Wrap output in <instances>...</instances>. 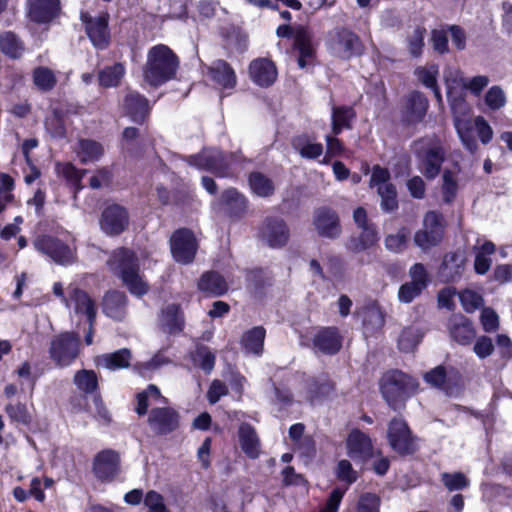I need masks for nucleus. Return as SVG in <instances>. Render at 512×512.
Returning <instances> with one entry per match:
<instances>
[{
  "label": "nucleus",
  "instance_id": "obj_1",
  "mask_svg": "<svg viewBox=\"0 0 512 512\" xmlns=\"http://www.w3.org/2000/svg\"><path fill=\"white\" fill-rule=\"evenodd\" d=\"M108 265L121 277L132 294L142 296L148 292V285L139 275L138 260L132 251L126 248L117 249L108 260Z\"/></svg>",
  "mask_w": 512,
  "mask_h": 512
},
{
  "label": "nucleus",
  "instance_id": "obj_29",
  "mask_svg": "<svg viewBox=\"0 0 512 512\" xmlns=\"http://www.w3.org/2000/svg\"><path fill=\"white\" fill-rule=\"evenodd\" d=\"M239 443L244 453L254 459L259 456L260 441L255 429L248 423H242L238 429Z\"/></svg>",
  "mask_w": 512,
  "mask_h": 512
},
{
  "label": "nucleus",
  "instance_id": "obj_5",
  "mask_svg": "<svg viewBox=\"0 0 512 512\" xmlns=\"http://www.w3.org/2000/svg\"><path fill=\"white\" fill-rule=\"evenodd\" d=\"M81 340L75 332H62L55 335L50 342V359L59 367L71 365L80 353Z\"/></svg>",
  "mask_w": 512,
  "mask_h": 512
},
{
  "label": "nucleus",
  "instance_id": "obj_20",
  "mask_svg": "<svg viewBox=\"0 0 512 512\" xmlns=\"http://www.w3.org/2000/svg\"><path fill=\"white\" fill-rule=\"evenodd\" d=\"M249 74L254 83L261 87H268L275 82L277 69L271 60L258 58L250 63Z\"/></svg>",
  "mask_w": 512,
  "mask_h": 512
},
{
  "label": "nucleus",
  "instance_id": "obj_2",
  "mask_svg": "<svg viewBox=\"0 0 512 512\" xmlns=\"http://www.w3.org/2000/svg\"><path fill=\"white\" fill-rule=\"evenodd\" d=\"M417 388L418 382L399 370L388 371L380 379L381 394L393 410L403 408Z\"/></svg>",
  "mask_w": 512,
  "mask_h": 512
},
{
  "label": "nucleus",
  "instance_id": "obj_15",
  "mask_svg": "<svg viewBox=\"0 0 512 512\" xmlns=\"http://www.w3.org/2000/svg\"><path fill=\"white\" fill-rule=\"evenodd\" d=\"M148 425L156 434L173 432L179 426V414L171 407L153 408L148 415Z\"/></svg>",
  "mask_w": 512,
  "mask_h": 512
},
{
  "label": "nucleus",
  "instance_id": "obj_38",
  "mask_svg": "<svg viewBox=\"0 0 512 512\" xmlns=\"http://www.w3.org/2000/svg\"><path fill=\"white\" fill-rule=\"evenodd\" d=\"M295 47L299 51L298 65L304 68L308 60L312 59L314 55V48L311 44V37L304 29H299L295 36Z\"/></svg>",
  "mask_w": 512,
  "mask_h": 512
},
{
  "label": "nucleus",
  "instance_id": "obj_14",
  "mask_svg": "<svg viewBox=\"0 0 512 512\" xmlns=\"http://www.w3.org/2000/svg\"><path fill=\"white\" fill-rule=\"evenodd\" d=\"M129 225L127 210L118 204L108 205L102 212L100 227L103 232L114 236L124 232Z\"/></svg>",
  "mask_w": 512,
  "mask_h": 512
},
{
  "label": "nucleus",
  "instance_id": "obj_25",
  "mask_svg": "<svg viewBox=\"0 0 512 512\" xmlns=\"http://www.w3.org/2000/svg\"><path fill=\"white\" fill-rule=\"evenodd\" d=\"M208 75L216 84L225 89H232L237 83L233 68L221 59L215 60L208 67Z\"/></svg>",
  "mask_w": 512,
  "mask_h": 512
},
{
  "label": "nucleus",
  "instance_id": "obj_56",
  "mask_svg": "<svg viewBox=\"0 0 512 512\" xmlns=\"http://www.w3.org/2000/svg\"><path fill=\"white\" fill-rule=\"evenodd\" d=\"M489 83L490 78L487 75L479 74L471 78H466L463 82V89L467 90L471 95L479 97Z\"/></svg>",
  "mask_w": 512,
  "mask_h": 512
},
{
  "label": "nucleus",
  "instance_id": "obj_42",
  "mask_svg": "<svg viewBox=\"0 0 512 512\" xmlns=\"http://www.w3.org/2000/svg\"><path fill=\"white\" fill-rule=\"evenodd\" d=\"M32 78L34 84L41 91H50L57 84L55 73L48 67L40 66L33 70Z\"/></svg>",
  "mask_w": 512,
  "mask_h": 512
},
{
  "label": "nucleus",
  "instance_id": "obj_28",
  "mask_svg": "<svg viewBox=\"0 0 512 512\" xmlns=\"http://www.w3.org/2000/svg\"><path fill=\"white\" fill-rule=\"evenodd\" d=\"M127 299L124 293L110 291L103 298V312L114 320L121 321L126 313Z\"/></svg>",
  "mask_w": 512,
  "mask_h": 512
},
{
  "label": "nucleus",
  "instance_id": "obj_35",
  "mask_svg": "<svg viewBox=\"0 0 512 512\" xmlns=\"http://www.w3.org/2000/svg\"><path fill=\"white\" fill-rule=\"evenodd\" d=\"M265 335L266 331L262 326L253 327L246 331L241 338V343L245 351L256 356L262 355Z\"/></svg>",
  "mask_w": 512,
  "mask_h": 512
},
{
  "label": "nucleus",
  "instance_id": "obj_50",
  "mask_svg": "<svg viewBox=\"0 0 512 512\" xmlns=\"http://www.w3.org/2000/svg\"><path fill=\"white\" fill-rule=\"evenodd\" d=\"M377 192L381 198V208L385 212H392L398 207L397 192L393 184L380 185Z\"/></svg>",
  "mask_w": 512,
  "mask_h": 512
},
{
  "label": "nucleus",
  "instance_id": "obj_51",
  "mask_svg": "<svg viewBox=\"0 0 512 512\" xmlns=\"http://www.w3.org/2000/svg\"><path fill=\"white\" fill-rule=\"evenodd\" d=\"M484 102L490 110H500L506 105V93L499 85L491 86L484 95Z\"/></svg>",
  "mask_w": 512,
  "mask_h": 512
},
{
  "label": "nucleus",
  "instance_id": "obj_37",
  "mask_svg": "<svg viewBox=\"0 0 512 512\" xmlns=\"http://www.w3.org/2000/svg\"><path fill=\"white\" fill-rule=\"evenodd\" d=\"M355 118V112L351 107L341 106L332 109V133L338 135L343 129L351 128V121Z\"/></svg>",
  "mask_w": 512,
  "mask_h": 512
},
{
  "label": "nucleus",
  "instance_id": "obj_49",
  "mask_svg": "<svg viewBox=\"0 0 512 512\" xmlns=\"http://www.w3.org/2000/svg\"><path fill=\"white\" fill-rule=\"evenodd\" d=\"M74 384L85 393H92L97 388V376L93 370H79L74 375Z\"/></svg>",
  "mask_w": 512,
  "mask_h": 512
},
{
  "label": "nucleus",
  "instance_id": "obj_16",
  "mask_svg": "<svg viewBox=\"0 0 512 512\" xmlns=\"http://www.w3.org/2000/svg\"><path fill=\"white\" fill-rule=\"evenodd\" d=\"M261 237L272 248H280L287 244L290 232L286 222L278 217H268L263 222Z\"/></svg>",
  "mask_w": 512,
  "mask_h": 512
},
{
  "label": "nucleus",
  "instance_id": "obj_40",
  "mask_svg": "<svg viewBox=\"0 0 512 512\" xmlns=\"http://www.w3.org/2000/svg\"><path fill=\"white\" fill-rule=\"evenodd\" d=\"M125 74V68L121 63L106 67L98 74V80L103 87H116L120 84Z\"/></svg>",
  "mask_w": 512,
  "mask_h": 512
},
{
  "label": "nucleus",
  "instance_id": "obj_19",
  "mask_svg": "<svg viewBox=\"0 0 512 512\" xmlns=\"http://www.w3.org/2000/svg\"><path fill=\"white\" fill-rule=\"evenodd\" d=\"M447 329L450 337L459 345H469L476 335L472 322L462 314H453L448 319Z\"/></svg>",
  "mask_w": 512,
  "mask_h": 512
},
{
  "label": "nucleus",
  "instance_id": "obj_8",
  "mask_svg": "<svg viewBox=\"0 0 512 512\" xmlns=\"http://www.w3.org/2000/svg\"><path fill=\"white\" fill-rule=\"evenodd\" d=\"M34 248L48 256L56 264L69 265L75 261L73 250L63 241L48 235L38 236L33 241Z\"/></svg>",
  "mask_w": 512,
  "mask_h": 512
},
{
  "label": "nucleus",
  "instance_id": "obj_18",
  "mask_svg": "<svg viewBox=\"0 0 512 512\" xmlns=\"http://www.w3.org/2000/svg\"><path fill=\"white\" fill-rule=\"evenodd\" d=\"M341 346L342 338L335 327L321 328L313 337L315 353L334 355L341 349Z\"/></svg>",
  "mask_w": 512,
  "mask_h": 512
},
{
  "label": "nucleus",
  "instance_id": "obj_7",
  "mask_svg": "<svg viewBox=\"0 0 512 512\" xmlns=\"http://www.w3.org/2000/svg\"><path fill=\"white\" fill-rule=\"evenodd\" d=\"M234 155L226 157L217 149H204L197 155L188 157V163L199 169L207 170L219 177L230 176V164Z\"/></svg>",
  "mask_w": 512,
  "mask_h": 512
},
{
  "label": "nucleus",
  "instance_id": "obj_31",
  "mask_svg": "<svg viewBox=\"0 0 512 512\" xmlns=\"http://www.w3.org/2000/svg\"><path fill=\"white\" fill-rule=\"evenodd\" d=\"M184 325L180 308L176 304H169L163 310L160 317L162 330L169 334H176L182 331Z\"/></svg>",
  "mask_w": 512,
  "mask_h": 512
},
{
  "label": "nucleus",
  "instance_id": "obj_4",
  "mask_svg": "<svg viewBox=\"0 0 512 512\" xmlns=\"http://www.w3.org/2000/svg\"><path fill=\"white\" fill-rule=\"evenodd\" d=\"M327 47L331 55L341 60H350L364 52L360 37L345 27H337L331 31Z\"/></svg>",
  "mask_w": 512,
  "mask_h": 512
},
{
  "label": "nucleus",
  "instance_id": "obj_43",
  "mask_svg": "<svg viewBox=\"0 0 512 512\" xmlns=\"http://www.w3.org/2000/svg\"><path fill=\"white\" fill-rule=\"evenodd\" d=\"M7 416L12 422L28 426L32 422V415L26 404L21 402H10L4 408Z\"/></svg>",
  "mask_w": 512,
  "mask_h": 512
},
{
  "label": "nucleus",
  "instance_id": "obj_52",
  "mask_svg": "<svg viewBox=\"0 0 512 512\" xmlns=\"http://www.w3.org/2000/svg\"><path fill=\"white\" fill-rule=\"evenodd\" d=\"M221 202L233 213L242 212L246 208L245 197L233 188L227 189L222 193Z\"/></svg>",
  "mask_w": 512,
  "mask_h": 512
},
{
  "label": "nucleus",
  "instance_id": "obj_21",
  "mask_svg": "<svg viewBox=\"0 0 512 512\" xmlns=\"http://www.w3.org/2000/svg\"><path fill=\"white\" fill-rule=\"evenodd\" d=\"M466 257L464 252L456 251L447 253L444 256L440 267V277L444 282H455L459 280L464 272Z\"/></svg>",
  "mask_w": 512,
  "mask_h": 512
},
{
  "label": "nucleus",
  "instance_id": "obj_23",
  "mask_svg": "<svg viewBox=\"0 0 512 512\" xmlns=\"http://www.w3.org/2000/svg\"><path fill=\"white\" fill-rule=\"evenodd\" d=\"M348 454L353 459L366 460L373 455L370 437L358 429H353L347 438Z\"/></svg>",
  "mask_w": 512,
  "mask_h": 512
},
{
  "label": "nucleus",
  "instance_id": "obj_58",
  "mask_svg": "<svg viewBox=\"0 0 512 512\" xmlns=\"http://www.w3.org/2000/svg\"><path fill=\"white\" fill-rule=\"evenodd\" d=\"M384 322V316L379 309L371 308L365 312L363 324L366 331H377L382 328Z\"/></svg>",
  "mask_w": 512,
  "mask_h": 512
},
{
  "label": "nucleus",
  "instance_id": "obj_47",
  "mask_svg": "<svg viewBox=\"0 0 512 512\" xmlns=\"http://www.w3.org/2000/svg\"><path fill=\"white\" fill-rule=\"evenodd\" d=\"M408 238L409 230L402 227L396 233L387 235L384 244L390 252L401 253L407 247Z\"/></svg>",
  "mask_w": 512,
  "mask_h": 512
},
{
  "label": "nucleus",
  "instance_id": "obj_22",
  "mask_svg": "<svg viewBox=\"0 0 512 512\" xmlns=\"http://www.w3.org/2000/svg\"><path fill=\"white\" fill-rule=\"evenodd\" d=\"M29 18L36 23H47L58 16L60 0H29Z\"/></svg>",
  "mask_w": 512,
  "mask_h": 512
},
{
  "label": "nucleus",
  "instance_id": "obj_32",
  "mask_svg": "<svg viewBox=\"0 0 512 512\" xmlns=\"http://www.w3.org/2000/svg\"><path fill=\"white\" fill-rule=\"evenodd\" d=\"M428 101L423 94L413 92L407 99L405 117L409 123L420 122L426 114Z\"/></svg>",
  "mask_w": 512,
  "mask_h": 512
},
{
  "label": "nucleus",
  "instance_id": "obj_17",
  "mask_svg": "<svg viewBox=\"0 0 512 512\" xmlns=\"http://www.w3.org/2000/svg\"><path fill=\"white\" fill-rule=\"evenodd\" d=\"M119 456L113 450L98 453L93 461L95 476L101 481H112L119 473Z\"/></svg>",
  "mask_w": 512,
  "mask_h": 512
},
{
  "label": "nucleus",
  "instance_id": "obj_13",
  "mask_svg": "<svg viewBox=\"0 0 512 512\" xmlns=\"http://www.w3.org/2000/svg\"><path fill=\"white\" fill-rule=\"evenodd\" d=\"M312 223L322 238L337 239L342 233L339 216L330 208L321 207L315 210Z\"/></svg>",
  "mask_w": 512,
  "mask_h": 512
},
{
  "label": "nucleus",
  "instance_id": "obj_39",
  "mask_svg": "<svg viewBox=\"0 0 512 512\" xmlns=\"http://www.w3.org/2000/svg\"><path fill=\"white\" fill-rule=\"evenodd\" d=\"M0 50L11 58H19L23 53L24 47L15 33L6 31L0 35Z\"/></svg>",
  "mask_w": 512,
  "mask_h": 512
},
{
  "label": "nucleus",
  "instance_id": "obj_11",
  "mask_svg": "<svg viewBox=\"0 0 512 512\" xmlns=\"http://www.w3.org/2000/svg\"><path fill=\"white\" fill-rule=\"evenodd\" d=\"M81 20L93 46L100 50L107 48L110 43L109 15L102 13L93 17L88 13H81Z\"/></svg>",
  "mask_w": 512,
  "mask_h": 512
},
{
  "label": "nucleus",
  "instance_id": "obj_48",
  "mask_svg": "<svg viewBox=\"0 0 512 512\" xmlns=\"http://www.w3.org/2000/svg\"><path fill=\"white\" fill-rule=\"evenodd\" d=\"M56 172L58 175L64 177L68 182L75 185L77 189H80V183L86 173V170H79L70 162H58L56 164Z\"/></svg>",
  "mask_w": 512,
  "mask_h": 512
},
{
  "label": "nucleus",
  "instance_id": "obj_64",
  "mask_svg": "<svg viewBox=\"0 0 512 512\" xmlns=\"http://www.w3.org/2000/svg\"><path fill=\"white\" fill-rule=\"evenodd\" d=\"M380 499L372 493H364L359 497L357 512H379Z\"/></svg>",
  "mask_w": 512,
  "mask_h": 512
},
{
  "label": "nucleus",
  "instance_id": "obj_55",
  "mask_svg": "<svg viewBox=\"0 0 512 512\" xmlns=\"http://www.w3.org/2000/svg\"><path fill=\"white\" fill-rule=\"evenodd\" d=\"M334 391V386L330 382L319 383L311 380L308 385V399L311 403L323 397L329 396Z\"/></svg>",
  "mask_w": 512,
  "mask_h": 512
},
{
  "label": "nucleus",
  "instance_id": "obj_27",
  "mask_svg": "<svg viewBox=\"0 0 512 512\" xmlns=\"http://www.w3.org/2000/svg\"><path fill=\"white\" fill-rule=\"evenodd\" d=\"M444 81L447 89V98L450 102L452 109H456L458 106L464 104V99L461 96L455 94V89L458 87L463 88V82L466 80L463 77L462 72L457 68L447 67L444 70Z\"/></svg>",
  "mask_w": 512,
  "mask_h": 512
},
{
  "label": "nucleus",
  "instance_id": "obj_6",
  "mask_svg": "<svg viewBox=\"0 0 512 512\" xmlns=\"http://www.w3.org/2000/svg\"><path fill=\"white\" fill-rule=\"evenodd\" d=\"M415 151L427 178H435L444 161V150L438 140L422 139L415 144Z\"/></svg>",
  "mask_w": 512,
  "mask_h": 512
},
{
  "label": "nucleus",
  "instance_id": "obj_53",
  "mask_svg": "<svg viewBox=\"0 0 512 512\" xmlns=\"http://www.w3.org/2000/svg\"><path fill=\"white\" fill-rule=\"evenodd\" d=\"M45 129L52 138H64L66 135V128L62 115L59 112L54 111L46 118Z\"/></svg>",
  "mask_w": 512,
  "mask_h": 512
},
{
  "label": "nucleus",
  "instance_id": "obj_60",
  "mask_svg": "<svg viewBox=\"0 0 512 512\" xmlns=\"http://www.w3.org/2000/svg\"><path fill=\"white\" fill-rule=\"evenodd\" d=\"M424 379L430 385L441 390H447V375L443 366H437L424 375Z\"/></svg>",
  "mask_w": 512,
  "mask_h": 512
},
{
  "label": "nucleus",
  "instance_id": "obj_30",
  "mask_svg": "<svg viewBox=\"0 0 512 512\" xmlns=\"http://www.w3.org/2000/svg\"><path fill=\"white\" fill-rule=\"evenodd\" d=\"M198 288L207 295L221 296L227 292L228 283L219 273L208 271L202 274Z\"/></svg>",
  "mask_w": 512,
  "mask_h": 512
},
{
  "label": "nucleus",
  "instance_id": "obj_46",
  "mask_svg": "<svg viewBox=\"0 0 512 512\" xmlns=\"http://www.w3.org/2000/svg\"><path fill=\"white\" fill-rule=\"evenodd\" d=\"M293 146L303 158L307 159L318 158L323 153L322 144L310 142L305 137L295 138Z\"/></svg>",
  "mask_w": 512,
  "mask_h": 512
},
{
  "label": "nucleus",
  "instance_id": "obj_9",
  "mask_svg": "<svg viewBox=\"0 0 512 512\" xmlns=\"http://www.w3.org/2000/svg\"><path fill=\"white\" fill-rule=\"evenodd\" d=\"M387 437L391 448L401 455H409L416 451V444L407 423L394 418L388 425Z\"/></svg>",
  "mask_w": 512,
  "mask_h": 512
},
{
  "label": "nucleus",
  "instance_id": "obj_44",
  "mask_svg": "<svg viewBox=\"0 0 512 512\" xmlns=\"http://www.w3.org/2000/svg\"><path fill=\"white\" fill-rule=\"evenodd\" d=\"M455 127L464 146L471 152L477 149V142L472 135L473 124L465 118H455Z\"/></svg>",
  "mask_w": 512,
  "mask_h": 512
},
{
  "label": "nucleus",
  "instance_id": "obj_59",
  "mask_svg": "<svg viewBox=\"0 0 512 512\" xmlns=\"http://www.w3.org/2000/svg\"><path fill=\"white\" fill-rule=\"evenodd\" d=\"M426 30L422 27H416L411 35L408 37V49L409 53L413 57H418L422 53L424 47V36Z\"/></svg>",
  "mask_w": 512,
  "mask_h": 512
},
{
  "label": "nucleus",
  "instance_id": "obj_62",
  "mask_svg": "<svg viewBox=\"0 0 512 512\" xmlns=\"http://www.w3.org/2000/svg\"><path fill=\"white\" fill-rule=\"evenodd\" d=\"M424 289L415 283L406 282L399 287L398 300L401 303H411Z\"/></svg>",
  "mask_w": 512,
  "mask_h": 512
},
{
  "label": "nucleus",
  "instance_id": "obj_3",
  "mask_svg": "<svg viewBox=\"0 0 512 512\" xmlns=\"http://www.w3.org/2000/svg\"><path fill=\"white\" fill-rule=\"evenodd\" d=\"M178 61L171 49L165 45H157L149 50L144 68V80L157 87L174 77Z\"/></svg>",
  "mask_w": 512,
  "mask_h": 512
},
{
  "label": "nucleus",
  "instance_id": "obj_61",
  "mask_svg": "<svg viewBox=\"0 0 512 512\" xmlns=\"http://www.w3.org/2000/svg\"><path fill=\"white\" fill-rule=\"evenodd\" d=\"M443 185H442V192H443V199L445 202L450 203L454 200L457 190H458V184L457 181L450 171H445L443 173Z\"/></svg>",
  "mask_w": 512,
  "mask_h": 512
},
{
  "label": "nucleus",
  "instance_id": "obj_54",
  "mask_svg": "<svg viewBox=\"0 0 512 512\" xmlns=\"http://www.w3.org/2000/svg\"><path fill=\"white\" fill-rule=\"evenodd\" d=\"M441 481L449 491L462 490L469 485V480L461 472H444L441 474Z\"/></svg>",
  "mask_w": 512,
  "mask_h": 512
},
{
  "label": "nucleus",
  "instance_id": "obj_26",
  "mask_svg": "<svg viewBox=\"0 0 512 512\" xmlns=\"http://www.w3.org/2000/svg\"><path fill=\"white\" fill-rule=\"evenodd\" d=\"M124 108L134 122H143L150 111L148 100L135 91L126 94Z\"/></svg>",
  "mask_w": 512,
  "mask_h": 512
},
{
  "label": "nucleus",
  "instance_id": "obj_12",
  "mask_svg": "<svg viewBox=\"0 0 512 512\" xmlns=\"http://www.w3.org/2000/svg\"><path fill=\"white\" fill-rule=\"evenodd\" d=\"M170 246L172 255L177 262L189 264L194 260L197 243L190 230L180 229L174 232L170 239Z\"/></svg>",
  "mask_w": 512,
  "mask_h": 512
},
{
  "label": "nucleus",
  "instance_id": "obj_57",
  "mask_svg": "<svg viewBox=\"0 0 512 512\" xmlns=\"http://www.w3.org/2000/svg\"><path fill=\"white\" fill-rule=\"evenodd\" d=\"M194 362L205 372L210 373L215 365V355L205 346L198 347L194 354Z\"/></svg>",
  "mask_w": 512,
  "mask_h": 512
},
{
  "label": "nucleus",
  "instance_id": "obj_33",
  "mask_svg": "<svg viewBox=\"0 0 512 512\" xmlns=\"http://www.w3.org/2000/svg\"><path fill=\"white\" fill-rule=\"evenodd\" d=\"M132 355L123 348L113 353H106L97 358V365L109 370L123 369L130 366Z\"/></svg>",
  "mask_w": 512,
  "mask_h": 512
},
{
  "label": "nucleus",
  "instance_id": "obj_36",
  "mask_svg": "<svg viewBox=\"0 0 512 512\" xmlns=\"http://www.w3.org/2000/svg\"><path fill=\"white\" fill-rule=\"evenodd\" d=\"M361 233L358 237L352 238L349 242V249L359 253L375 245L378 241V232L374 224L360 228Z\"/></svg>",
  "mask_w": 512,
  "mask_h": 512
},
{
  "label": "nucleus",
  "instance_id": "obj_24",
  "mask_svg": "<svg viewBox=\"0 0 512 512\" xmlns=\"http://www.w3.org/2000/svg\"><path fill=\"white\" fill-rule=\"evenodd\" d=\"M73 307L76 314H83L88 322L94 325L96 306L91 297L83 290L73 287L70 290L69 307Z\"/></svg>",
  "mask_w": 512,
  "mask_h": 512
},
{
  "label": "nucleus",
  "instance_id": "obj_34",
  "mask_svg": "<svg viewBox=\"0 0 512 512\" xmlns=\"http://www.w3.org/2000/svg\"><path fill=\"white\" fill-rule=\"evenodd\" d=\"M75 152L83 164L98 161L103 153V146L92 139H80L75 148Z\"/></svg>",
  "mask_w": 512,
  "mask_h": 512
},
{
  "label": "nucleus",
  "instance_id": "obj_41",
  "mask_svg": "<svg viewBox=\"0 0 512 512\" xmlns=\"http://www.w3.org/2000/svg\"><path fill=\"white\" fill-rule=\"evenodd\" d=\"M249 185L252 191L260 197H269L275 190L273 181L260 172L250 174Z\"/></svg>",
  "mask_w": 512,
  "mask_h": 512
},
{
  "label": "nucleus",
  "instance_id": "obj_10",
  "mask_svg": "<svg viewBox=\"0 0 512 512\" xmlns=\"http://www.w3.org/2000/svg\"><path fill=\"white\" fill-rule=\"evenodd\" d=\"M443 236V226L440 215L429 211L423 219V227L414 235V243L422 250H428L440 243Z\"/></svg>",
  "mask_w": 512,
  "mask_h": 512
},
{
  "label": "nucleus",
  "instance_id": "obj_63",
  "mask_svg": "<svg viewBox=\"0 0 512 512\" xmlns=\"http://www.w3.org/2000/svg\"><path fill=\"white\" fill-rule=\"evenodd\" d=\"M144 505L148 509L147 512H169L162 495L153 490L146 494L144 498Z\"/></svg>",
  "mask_w": 512,
  "mask_h": 512
},
{
  "label": "nucleus",
  "instance_id": "obj_45",
  "mask_svg": "<svg viewBox=\"0 0 512 512\" xmlns=\"http://www.w3.org/2000/svg\"><path fill=\"white\" fill-rule=\"evenodd\" d=\"M421 338L422 334L418 328L406 327L399 336L398 347L403 352H411L416 348Z\"/></svg>",
  "mask_w": 512,
  "mask_h": 512
}]
</instances>
